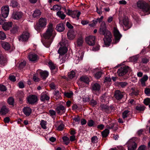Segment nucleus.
Listing matches in <instances>:
<instances>
[{
  "label": "nucleus",
  "instance_id": "1",
  "mask_svg": "<svg viewBox=\"0 0 150 150\" xmlns=\"http://www.w3.org/2000/svg\"><path fill=\"white\" fill-rule=\"evenodd\" d=\"M55 36L54 28L51 23H50L47 26L46 32L43 34V37L47 40L44 45L47 47H48L52 42Z\"/></svg>",
  "mask_w": 150,
  "mask_h": 150
},
{
  "label": "nucleus",
  "instance_id": "2",
  "mask_svg": "<svg viewBox=\"0 0 150 150\" xmlns=\"http://www.w3.org/2000/svg\"><path fill=\"white\" fill-rule=\"evenodd\" d=\"M137 7L145 12H149L150 13V4H149L143 1H138L137 3Z\"/></svg>",
  "mask_w": 150,
  "mask_h": 150
},
{
  "label": "nucleus",
  "instance_id": "3",
  "mask_svg": "<svg viewBox=\"0 0 150 150\" xmlns=\"http://www.w3.org/2000/svg\"><path fill=\"white\" fill-rule=\"evenodd\" d=\"M119 23L123 28L124 30L129 29L132 26V24L129 22L127 17H124L122 20H120Z\"/></svg>",
  "mask_w": 150,
  "mask_h": 150
},
{
  "label": "nucleus",
  "instance_id": "4",
  "mask_svg": "<svg viewBox=\"0 0 150 150\" xmlns=\"http://www.w3.org/2000/svg\"><path fill=\"white\" fill-rule=\"evenodd\" d=\"M47 21L45 18H41L39 21V24L38 25H36L35 27V29L37 31H39L41 28H44L47 24Z\"/></svg>",
  "mask_w": 150,
  "mask_h": 150
},
{
  "label": "nucleus",
  "instance_id": "5",
  "mask_svg": "<svg viewBox=\"0 0 150 150\" xmlns=\"http://www.w3.org/2000/svg\"><path fill=\"white\" fill-rule=\"evenodd\" d=\"M99 33L104 36L107 35H110V32L107 29L106 23L104 21H103L100 25L99 30Z\"/></svg>",
  "mask_w": 150,
  "mask_h": 150
},
{
  "label": "nucleus",
  "instance_id": "6",
  "mask_svg": "<svg viewBox=\"0 0 150 150\" xmlns=\"http://www.w3.org/2000/svg\"><path fill=\"white\" fill-rule=\"evenodd\" d=\"M85 41L86 43L89 45L93 46L96 42V38L94 36H89L86 37Z\"/></svg>",
  "mask_w": 150,
  "mask_h": 150
},
{
  "label": "nucleus",
  "instance_id": "7",
  "mask_svg": "<svg viewBox=\"0 0 150 150\" xmlns=\"http://www.w3.org/2000/svg\"><path fill=\"white\" fill-rule=\"evenodd\" d=\"M84 52H83L79 51L76 53V55L74 57V62L76 64L82 60L83 57Z\"/></svg>",
  "mask_w": 150,
  "mask_h": 150
},
{
  "label": "nucleus",
  "instance_id": "8",
  "mask_svg": "<svg viewBox=\"0 0 150 150\" xmlns=\"http://www.w3.org/2000/svg\"><path fill=\"white\" fill-rule=\"evenodd\" d=\"M61 47L58 50V52L60 55L64 54L66 53L67 51V49L66 45L64 43L63 41L59 43Z\"/></svg>",
  "mask_w": 150,
  "mask_h": 150
},
{
  "label": "nucleus",
  "instance_id": "9",
  "mask_svg": "<svg viewBox=\"0 0 150 150\" xmlns=\"http://www.w3.org/2000/svg\"><path fill=\"white\" fill-rule=\"evenodd\" d=\"M130 70V68L128 66H125L119 69L117 71V73L119 76H122L125 74Z\"/></svg>",
  "mask_w": 150,
  "mask_h": 150
},
{
  "label": "nucleus",
  "instance_id": "10",
  "mask_svg": "<svg viewBox=\"0 0 150 150\" xmlns=\"http://www.w3.org/2000/svg\"><path fill=\"white\" fill-rule=\"evenodd\" d=\"M2 16L4 18H7L8 15L9 8V6L5 5L2 6L1 8Z\"/></svg>",
  "mask_w": 150,
  "mask_h": 150
},
{
  "label": "nucleus",
  "instance_id": "11",
  "mask_svg": "<svg viewBox=\"0 0 150 150\" xmlns=\"http://www.w3.org/2000/svg\"><path fill=\"white\" fill-rule=\"evenodd\" d=\"M30 36L29 33L28 31L23 32L18 38L20 41H25L28 40Z\"/></svg>",
  "mask_w": 150,
  "mask_h": 150
},
{
  "label": "nucleus",
  "instance_id": "12",
  "mask_svg": "<svg viewBox=\"0 0 150 150\" xmlns=\"http://www.w3.org/2000/svg\"><path fill=\"white\" fill-rule=\"evenodd\" d=\"M113 33L115 42H117L122 37L119 31L116 27H115L113 29Z\"/></svg>",
  "mask_w": 150,
  "mask_h": 150
},
{
  "label": "nucleus",
  "instance_id": "13",
  "mask_svg": "<svg viewBox=\"0 0 150 150\" xmlns=\"http://www.w3.org/2000/svg\"><path fill=\"white\" fill-rule=\"evenodd\" d=\"M28 103L29 104H33L35 103L38 100L37 96L35 95H30L27 98Z\"/></svg>",
  "mask_w": 150,
  "mask_h": 150
},
{
  "label": "nucleus",
  "instance_id": "14",
  "mask_svg": "<svg viewBox=\"0 0 150 150\" xmlns=\"http://www.w3.org/2000/svg\"><path fill=\"white\" fill-rule=\"evenodd\" d=\"M104 39V42L106 46H109L111 42L112 37L111 33L110 35H107L105 36Z\"/></svg>",
  "mask_w": 150,
  "mask_h": 150
},
{
  "label": "nucleus",
  "instance_id": "15",
  "mask_svg": "<svg viewBox=\"0 0 150 150\" xmlns=\"http://www.w3.org/2000/svg\"><path fill=\"white\" fill-rule=\"evenodd\" d=\"M100 85L98 83H94L91 85V89L92 91H99L100 90Z\"/></svg>",
  "mask_w": 150,
  "mask_h": 150
},
{
  "label": "nucleus",
  "instance_id": "16",
  "mask_svg": "<svg viewBox=\"0 0 150 150\" xmlns=\"http://www.w3.org/2000/svg\"><path fill=\"white\" fill-rule=\"evenodd\" d=\"M124 94L125 93L124 92H121L119 90H117L115 92L114 96L116 99L120 100L123 98Z\"/></svg>",
  "mask_w": 150,
  "mask_h": 150
},
{
  "label": "nucleus",
  "instance_id": "17",
  "mask_svg": "<svg viewBox=\"0 0 150 150\" xmlns=\"http://www.w3.org/2000/svg\"><path fill=\"white\" fill-rule=\"evenodd\" d=\"M137 147L136 143L132 141H129L128 143V150H135Z\"/></svg>",
  "mask_w": 150,
  "mask_h": 150
},
{
  "label": "nucleus",
  "instance_id": "18",
  "mask_svg": "<svg viewBox=\"0 0 150 150\" xmlns=\"http://www.w3.org/2000/svg\"><path fill=\"white\" fill-rule=\"evenodd\" d=\"M28 59L30 61L35 62L38 59V57L37 54L33 53H30L28 55Z\"/></svg>",
  "mask_w": 150,
  "mask_h": 150
},
{
  "label": "nucleus",
  "instance_id": "19",
  "mask_svg": "<svg viewBox=\"0 0 150 150\" xmlns=\"http://www.w3.org/2000/svg\"><path fill=\"white\" fill-rule=\"evenodd\" d=\"M13 23L12 22H4L2 25L3 29L5 31L9 30L12 27Z\"/></svg>",
  "mask_w": 150,
  "mask_h": 150
},
{
  "label": "nucleus",
  "instance_id": "20",
  "mask_svg": "<svg viewBox=\"0 0 150 150\" xmlns=\"http://www.w3.org/2000/svg\"><path fill=\"white\" fill-rule=\"evenodd\" d=\"M56 111L58 114H62L65 112V108L63 105H60L57 106L56 108Z\"/></svg>",
  "mask_w": 150,
  "mask_h": 150
},
{
  "label": "nucleus",
  "instance_id": "21",
  "mask_svg": "<svg viewBox=\"0 0 150 150\" xmlns=\"http://www.w3.org/2000/svg\"><path fill=\"white\" fill-rule=\"evenodd\" d=\"M23 15L22 12H17L13 13L12 15V17L14 19L18 20L20 19Z\"/></svg>",
  "mask_w": 150,
  "mask_h": 150
},
{
  "label": "nucleus",
  "instance_id": "22",
  "mask_svg": "<svg viewBox=\"0 0 150 150\" xmlns=\"http://www.w3.org/2000/svg\"><path fill=\"white\" fill-rule=\"evenodd\" d=\"M67 36L69 39L73 40L75 37V33L72 30H70L67 32Z\"/></svg>",
  "mask_w": 150,
  "mask_h": 150
},
{
  "label": "nucleus",
  "instance_id": "23",
  "mask_svg": "<svg viewBox=\"0 0 150 150\" xmlns=\"http://www.w3.org/2000/svg\"><path fill=\"white\" fill-rule=\"evenodd\" d=\"M50 98L49 96L45 93H42L41 94L40 100L42 101L45 102L50 99Z\"/></svg>",
  "mask_w": 150,
  "mask_h": 150
},
{
  "label": "nucleus",
  "instance_id": "24",
  "mask_svg": "<svg viewBox=\"0 0 150 150\" xmlns=\"http://www.w3.org/2000/svg\"><path fill=\"white\" fill-rule=\"evenodd\" d=\"M2 47L5 50H9L11 48V45L8 42H2L1 43Z\"/></svg>",
  "mask_w": 150,
  "mask_h": 150
},
{
  "label": "nucleus",
  "instance_id": "25",
  "mask_svg": "<svg viewBox=\"0 0 150 150\" xmlns=\"http://www.w3.org/2000/svg\"><path fill=\"white\" fill-rule=\"evenodd\" d=\"M23 111L25 115L28 116L31 113L32 110L30 108L25 107L23 109Z\"/></svg>",
  "mask_w": 150,
  "mask_h": 150
},
{
  "label": "nucleus",
  "instance_id": "26",
  "mask_svg": "<svg viewBox=\"0 0 150 150\" xmlns=\"http://www.w3.org/2000/svg\"><path fill=\"white\" fill-rule=\"evenodd\" d=\"M56 29L58 32H63L65 29L64 25L62 23L58 24L56 26Z\"/></svg>",
  "mask_w": 150,
  "mask_h": 150
},
{
  "label": "nucleus",
  "instance_id": "27",
  "mask_svg": "<svg viewBox=\"0 0 150 150\" xmlns=\"http://www.w3.org/2000/svg\"><path fill=\"white\" fill-rule=\"evenodd\" d=\"M41 13L40 11L38 9L35 10L33 13V16L34 18H38L41 15Z\"/></svg>",
  "mask_w": 150,
  "mask_h": 150
},
{
  "label": "nucleus",
  "instance_id": "28",
  "mask_svg": "<svg viewBox=\"0 0 150 150\" xmlns=\"http://www.w3.org/2000/svg\"><path fill=\"white\" fill-rule=\"evenodd\" d=\"M7 62L6 59L2 54H0V65L4 66Z\"/></svg>",
  "mask_w": 150,
  "mask_h": 150
},
{
  "label": "nucleus",
  "instance_id": "29",
  "mask_svg": "<svg viewBox=\"0 0 150 150\" xmlns=\"http://www.w3.org/2000/svg\"><path fill=\"white\" fill-rule=\"evenodd\" d=\"M148 77L146 74L144 75L143 77L140 79V82L143 86H145V82L148 79Z\"/></svg>",
  "mask_w": 150,
  "mask_h": 150
},
{
  "label": "nucleus",
  "instance_id": "30",
  "mask_svg": "<svg viewBox=\"0 0 150 150\" xmlns=\"http://www.w3.org/2000/svg\"><path fill=\"white\" fill-rule=\"evenodd\" d=\"M131 115V112L128 110H125L124 111L122 114V117L123 119L127 117H129Z\"/></svg>",
  "mask_w": 150,
  "mask_h": 150
},
{
  "label": "nucleus",
  "instance_id": "31",
  "mask_svg": "<svg viewBox=\"0 0 150 150\" xmlns=\"http://www.w3.org/2000/svg\"><path fill=\"white\" fill-rule=\"evenodd\" d=\"M41 77L44 79H46L49 75L48 72L47 71H42L40 73Z\"/></svg>",
  "mask_w": 150,
  "mask_h": 150
},
{
  "label": "nucleus",
  "instance_id": "32",
  "mask_svg": "<svg viewBox=\"0 0 150 150\" xmlns=\"http://www.w3.org/2000/svg\"><path fill=\"white\" fill-rule=\"evenodd\" d=\"M8 109L7 108L6 106H3L1 108L0 111V114L1 115H4L8 112Z\"/></svg>",
  "mask_w": 150,
  "mask_h": 150
},
{
  "label": "nucleus",
  "instance_id": "33",
  "mask_svg": "<svg viewBox=\"0 0 150 150\" xmlns=\"http://www.w3.org/2000/svg\"><path fill=\"white\" fill-rule=\"evenodd\" d=\"M80 14L81 12H80L77 11H74L71 16V17L73 18H75L77 17V19H79Z\"/></svg>",
  "mask_w": 150,
  "mask_h": 150
},
{
  "label": "nucleus",
  "instance_id": "34",
  "mask_svg": "<svg viewBox=\"0 0 150 150\" xmlns=\"http://www.w3.org/2000/svg\"><path fill=\"white\" fill-rule=\"evenodd\" d=\"M57 15L62 19H64L66 17V15L61 11H59L57 12Z\"/></svg>",
  "mask_w": 150,
  "mask_h": 150
},
{
  "label": "nucleus",
  "instance_id": "35",
  "mask_svg": "<svg viewBox=\"0 0 150 150\" xmlns=\"http://www.w3.org/2000/svg\"><path fill=\"white\" fill-rule=\"evenodd\" d=\"M81 81L84 82L86 83H88L89 82V79L86 76H81L80 78Z\"/></svg>",
  "mask_w": 150,
  "mask_h": 150
},
{
  "label": "nucleus",
  "instance_id": "36",
  "mask_svg": "<svg viewBox=\"0 0 150 150\" xmlns=\"http://www.w3.org/2000/svg\"><path fill=\"white\" fill-rule=\"evenodd\" d=\"M83 43V39L82 37L79 38L77 40V43L78 46H81Z\"/></svg>",
  "mask_w": 150,
  "mask_h": 150
},
{
  "label": "nucleus",
  "instance_id": "37",
  "mask_svg": "<svg viewBox=\"0 0 150 150\" xmlns=\"http://www.w3.org/2000/svg\"><path fill=\"white\" fill-rule=\"evenodd\" d=\"M109 133V131L108 129H105L102 132V135L103 137H106Z\"/></svg>",
  "mask_w": 150,
  "mask_h": 150
},
{
  "label": "nucleus",
  "instance_id": "38",
  "mask_svg": "<svg viewBox=\"0 0 150 150\" xmlns=\"http://www.w3.org/2000/svg\"><path fill=\"white\" fill-rule=\"evenodd\" d=\"M57 124L59 125L57 127V129L59 131H62L63 130L64 127V125L62 122H58L57 123Z\"/></svg>",
  "mask_w": 150,
  "mask_h": 150
},
{
  "label": "nucleus",
  "instance_id": "39",
  "mask_svg": "<svg viewBox=\"0 0 150 150\" xmlns=\"http://www.w3.org/2000/svg\"><path fill=\"white\" fill-rule=\"evenodd\" d=\"M73 95V93L71 91L70 92H65L64 93V95L68 98H71Z\"/></svg>",
  "mask_w": 150,
  "mask_h": 150
},
{
  "label": "nucleus",
  "instance_id": "40",
  "mask_svg": "<svg viewBox=\"0 0 150 150\" xmlns=\"http://www.w3.org/2000/svg\"><path fill=\"white\" fill-rule=\"evenodd\" d=\"M41 127L44 129H47L46 125H47V122L45 120H42L40 123Z\"/></svg>",
  "mask_w": 150,
  "mask_h": 150
},
{
  "label": "nucleus",
  "instance_id": "41",
  "mask_svg": "<svg viewBox=\"0 0 150 150\" xmlns=\"http://www.w3.org/2000/svg\"><path fill=\"white\" fill-rule=\"evenodd\" d=\"M138 58V57L137 56H133L129 58V60L131 62H135L137 60Z\"/></svg>",
  "mask_w": 150,
  "mask_h": 150
},
{
  "label": "nucleus",
  "instance_id": "42",
  "mask_svg": "<svg viewBox=\"0 0 150 150\" xmlns=\"http://www.w3.org/2000/svg\"><path fill=\"white\" fill-rule=\"evenodd\" d=\"M14 100L12 97L9 98L8 100V103L10 105L13 106L14 105Z\"/></svg>",
  "mask_w": 150,
  "mask_h": 150
},
{
  "label": "nucleus",
  "instance_id": "43",
  "mask_svg": "<svg viewBox=\"0 0 150 150\" xmlns=\"http://www.w3.org/2000/svg\"><path fill=\"white\" fill-rule=\"evenodd\" d=\"M18 5L17 2L14 0H12L11 1L10 4V6H12L13 7H16Z\"/></svg>",
  "mask_w": 150,
  "mask_h": 150
},
{
  "label": "nucleus",
  "instance_id": "44",
  "mask_svg": "<svg viewBox=\"0 0 150 150\" xmlns=\"http://www.w3.org/2000/svg\"><path fill=\"white\" fill-rule=\"evenodd\" d=\"M103 73L101 71L97 72L95 74V77L97 79H99Z\"/></svg>",
  "mask_w": 150,
  "mask_h": 150
},
{
  "label": "nucleus",
  "instance_id": "45",
  "mask_svg": "<svg viewBox=\"0 0 150 150\" xmlns=\"http://www.w3.org/2000/svg\"><path fill=\"white\" fill-rule=\"evenodd\" d=\"M18 27L16 25L14 26L11 30V32L13 33H15L18 32Z\"/></svg>",
  "mask_w": 150,
  "mask_h": 150
},
{
  "label": "nucleus",
  "instance_id": "46",
  "mask_svg": "<svg viewBox=\"0 0 150 150\" xmlns=\"http://www.w3.org/2000/svg\"><path fill=\"white\" fill-rule=\"evenodd\" d=\"M63 139L64 143L67 145L69 143L70 140L68 137L64 136L63 137Z\"/></svg>",
  "mask_w": 150,
  "mask_h": 150
},
{
  "label": "nucleus",
  "instance_id": "47",
  "mask_svg": "<svg viewBox=\"0 0 150 150\" xmlns=\"http://www.w3.org/2000/svg\"><path fill=\"white\" fill-rule=\"evenodd\" d=\"M135 109L136 110L141 111L144 110L145 109V107L144 106L139 105L137 106Z\"/></svg>",
  "mask_w": 150,
  "mask_h": 150
},
{
  "label": "nucleus",
  "instance_id": "48",
  "mask_svg": "<svg viewBox=\"0 0 150 150\" xmlns=\"http://www.w3.org/2000/svg\"><path fill=\"white\" fill-rule=\"evenodd\" d=\"M6 38V35L2 31H0V39L4 40Z\"/></svg>",
  "mask_w": 150,
  "mask_h": 150
},
{
  "label": "nucleus",
  "instance_id": "49",
  "mask_svg": "<svg viewBox=\"0 0 150 150\" xmlns=\"http://www.w3.org/2000/svg\"><path fill=\"white\" fill-rule=\"evenodd\" d=\"M75 73L74 71H71L68 74V76L71 79L73 78L75 75Z\"/></svg>",
  "mask_w": 150,
  "mask_h": 150
},
{
  "label": "nucleus",
  "instance_id": "50",
  "mask_svg": "<svg viewBox=\"0 0 150 150\" xmlns=\"http://www.w3.org/2000/svg\"><path fill=\"white\" fill-rule=\"evenodd\" d=\"M49 113L51 116L52 117L54 118L56 117V112L55 111L53 110H50L49 111Z\"/></svg>",
  "mask_w": 150,
  "mask_h": 150
},
{
  "label": "nucleus",
  "instance_id": "51",
  "mask_svg": "<svg viewBox=\"0 0 150 150\" xmlns=\"http://www.w3.org/2000/svg\"><path fill=\"white\" fill-rule=\"evenodd\" d=\"M48 64L51 70H53L55 69V65L51 62H49Z\"/></svg>",
  "mask_w": 150,
  "mask_h": 150
},
{
  "label": "nucleus",
  "instance_id": "52",
  "mask_svg": "<svg viewBox=\"0 0 150 150\" xmlns=\"http://www.w3.org/2000/svg\"><path fill=\"white\" fill-rule=\"evenodd\" d=\"M127 83L125 82H121L119 83V85L122 88L125 87L127 86Z\"/></svg>",
  "mask_w": 150,
  "mask_h": 150
},
{
  "label": "nucleus",
  "instance_id": "53",
  "mask_svg": "<svg viewBox=\"0 0 150 150\" xmlns=\"http://www.w3.org/2000/svg\"><path fill=\"white\" fill-rule=\"evenodd\" d=\"M98 138L96 136H94L91 138V142L93 143H97L98 142Z\"/></svg>",
  "mask_w": 150,
  "mask_h": 150
},
{
  "label": "nucleus",
  "instance_id": "54",
  "mask_svg": "<svg viewBox=\"0 0 150 150\" xmlns=\"http://www.w3.org/2000/svg\"><path fill=\"white\" fill-rule=\"evenodd\" d=\"M115 125V124L113 123H111L109 125H107V127L109 129H112L114 130H116L117 129V127H115V129L113 128Z\"/></svg>",
  "mask_w": 150,
  "mask_h": 150
},
{
  "label": "nucleus",
  "instance_id": "55",
  "mask_svg": "<svg viewBox=\"0 0 150 150\" xmlns=\"http://www.w3.org/2000/svg\"><path fill=\"white\" fill-rule=\"evenodd\" d=\"M95 124V122L92 120H90L88 121L87 124L89 127L93 126Z\"/></svg>",
  "mask_w": 150,
  "mask_h": 150
},
{
  "label": "nucleus",
  "instance_id": "56",
  "mask_svg": "<svg viewBox=\"0 0 150 150\" xmlns=\"http://www.w3.org/2000/svg\"><path fill=\"white\" fill-rule=\"evenodd\" d=\"M100 47V46L99 45H97L93 47L92 50L94 51H97L99 50Z\"/></svg>",
  "mask_w": 150,
  "mask_h": 150
},
{
  "label": "nucleus",
  "instance_id": "57",
  "mask_svg": "<svg viewBox=\"0 0 150 150\" xmlns=\"http://www.w3.org/2000/svg\"><path fill=\"white\" fill-rule=\"evenodd\" d=\"M144 103L146 105H148L150 103V98H148L144 99Z\"/></svg>",
  "mask_w": 150,
  "mask_h": 150
},
{
  "label": "nucleus",
  "instance_id": "58",
  "mask_svg": "<svg viewBox=\"0 0 150 150\" xmlns=\"http://www.w3.org/2000/svg\"><path fill=\"white\" fill-rule=\"evenodd\" d=\"M144 92L147 96H150V88H146L145 89Z\"/></svg>",
  "mask_w": 150,
  "mask_h": 150
},
{
  "label": "nucleus",
  "instance_id": "59",
  "mask_svg": "<svg viewBox=\"0 0 150 150\" xmlns=\"http://www.w3.org/2000/svg\"><path fill=\"white\" fill-rule=\"evenodd\" d=\"M52 9L54 11H57L60 9V7L57 5H55L53 6Z\"/></svg>",
  "mask_w": 150,
  "mask_h": 150
},
{
  "label": "nucleus",
  "instance_id": "60",
  "mask_svg": "<svg viewBox=\"0 0 150 150\" xmlns=\"http://www.w3.org/2000/svg\"><path fill=\"white\" fill-rule=\"evenodd\" d=\"M138 150H146V147L144 145H141L139 147Z\"/></svg>",
  "mask_w": 150,
  "mask_h": 150
},
{
  "label": "nucleus",
  "instance_id": "61",
  "mask_svg": "<svg viewBox=\"0 0 150 150\" xmlns=\"http://www.w3.org/2000/svg\"><path fill=\"white\" fill-rule=\"evenodd\" d=\"M6 90V86L3 85H0V90L1 91H5Z\"/></svg>",
  "mask_w": 150,
  "mask_h": 150
},
{
  "label": "nucleus",
  "instance_id": "62",
  "mask_svg": "<svg viewBox=\"0 0 150 150\" xmlns=\"http://www.w3.org/2000/svg\"><path fill=\"white\" fill-rule=\"evenodd\" d=\"M97 9V12L98 14H99L100 15L102 14V6H101L100 7L98 8L97 7L96 8Z\"/></svg>",
  "mask_w": 150,
  "mask_h": 150
},
{
  "label": "nucleus",
  "instance_id": "63",
  "mask_svg": "<svg viewBox=\"0 0 150 150\" xmlns=\"http://www.w3.org/2000/svg\"><path fill=\"white\" fill-rule=\"evenodd\" d=\"M97 103L96 101L93 100H92L90 102V104L93 106L96 105Z\"/></svg>",
  "mask_w": 150,
  "mask_h": 150
},
{
  "label": "nucleus",
  "instance_id": "64",
  "mask_svg": "<svg viewBox=\"0 0 150 150\" xmlns=\"http://www.w3.org/2000/svg\"><path fill=\"white\" fill-rule=\"evenodd\" d=\"M100 108L103 110H107L108 108V107L105 105H100Z\"/></svg>",
  "mask_w": 150,
  "mask_h": 150
}]
</instances>
